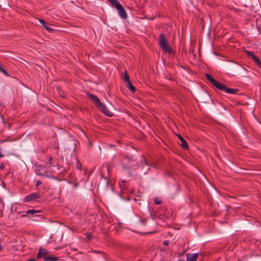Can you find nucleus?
<instances>
[{
	"mask_svg": "<svg viewBox=\"0 0 261 261\" xmlns=\"http://www.w3.org/2000/svg\"><path fill=\"white\" fill-rule=\"evenodd\" d=\"M27 261H36V260L34 258H30V259H28Z\"/></svg>",
	"mask_w": 261,
	"mask_h": 261,
	"instance_id": "31",
	"label": "nucleus"
},
{
	"mask_svg": "<svg viewBox=\"0 0 261 261\" xmlns=\"http://www.w3.org/2000/svg\"><path fill=\"white\" fill-rule=\"evenodd\" d=\"M87 239L89 240H91L92 239V235L90 234H87Z\"/></svg>",
	"mask_w": 261,
	"mask_h": 261,
	"instance_id": "26",
	"label": "nucleus"
},
{
	"mask_svg": "<svg viewBox=\"0 0 261 261\" xmlns=\"http://www.w3.org/2000/svg\"><path fill=\"white\" fill-rule=\"evenodd\" d=\"M253 61L255 63V64L261 69V61L259 60L258 58L256 56L254 57V59L253 60Z\"/></svg>",
	"mask_w": 261,
	"mask_h": 261,
	"instance_id": "16",
	"label": "nucleus"
},
{
	"mask_svg": "<svg viewBox=\"0 0 261 261\" xmlns=\"http://www.w3.org/2000/svg\"><path fill=\"white\" fill-rule=\"evenodd\" d=\"M3 185H5L4 182H3Z\"/></svg>",
	"mask_w": 261,
	"mask_h": 261,
	"instance_id": "35",
	"label": "nucleus"
},
{
	"mask_svg": "<svg viewBox=\"0 0 261 261\" xmlns=\"http://www.w3.org/2000/svg\"><path fill=\"white\" fill-rule=\"evenodd\" d=\"M198 257V253L190 254L188 253L186 254L187 261H196Z\"/></svg>",
	"mask_w": 261,
	"mask_h": 261,
	"instance_id": "9",
	"label": "nucleus"
},
{
	"mask_svg": "<svg viewBox=\"0 0 261 261\" xmlns=\"http://www.w3.org/2000/svg\"><path fill=\"white\" fill-rule=\"evenodd\" d=\"M177 136L181 142L180 145L182 147V148L184 149H188V145L186 141L182 137V136L180 135H177Z\"/></svg>",
	"mask_w": 261,
	"mask_h": 261,
	"instance_id": "10",
	"label": "nucleus"
},
{
	"mask_svg": "<svg viewBox=\"0 0 261 261\" xmlns=\"http://www.w3.org/2000/svg\"><path fill=\"white\" fill-rule=\"evenodd\" d=\"M41 181H40V180H37V181H36V186H37V187H38V186H39L40 185H41Z\"/></svg>",
	"mask_w": 261,
	"mask_h": 261,
	"instance_id": "29",
	"label": "nucleus"
},
{
	"mask_svg": "<svg viewBox=\"0 0 261 261\" xmlns=\"http://www.w3.org/2000/svg\"><path fill=\"white\" fill-rule=\"evenodd\" d=\"M40 198V195L39 193H33L27 196L24 200V202H29L32 200H35Z\"/></svg>",
	"mask_w": 261,
	"mask_h": 261,
	"instance_id": "4",
	"label": "nucleus"
},
{
	"mask_svg": "<svg viewBox=\"0 0 261 261\" xmlns=\"http://www.w3.org/2000/svg\"><path fill=\"white\" fill-rule=\"evenodd\" d=\"M246 53L252 57V59L253 60L254 59V57H256V56L254 55L252 52L248 51V50H245Z\"/></svg>",
	"mask_w": 261,
	"mask_h": 261,
	"instance_id": "20",
	"label": "nucleus"
},
{
	"mask_svg": "<svg viewBox=\"0 0 261 261\" xmlns=\"http://www.w3.org/2000/svg\"><path fill=\"white\" fill-rule=\"evenodd\" d=\"M1 249H2V246H1V245L0 244V250H1Z\"/></svg>",
	"mask_w": 261,
	"mask_h": 261,
	"instance_id": "34",
	"label": "nucleus"
},
{
	"mask_svg": "<svg viewBox=\"0 0 261 261\" xmlns=\"http://www.w3.org/2000/svg\"><path fill=\"white\" fill-rule=\"evenodd\" d=\"M144 221H145V220H142V222H143Z\"/></svg>",
	"mask_w": 261,
	"mask_h": 261,
	"instance_id": "36",
	"label": "nucleus"
},
{
	"mask_svg": "<svg viewBox=\"0 0 261 261\" xmlns=\"http://www.w3.org/2000/svg\"><path fill=\"white\" fill-rule=\"evenodd\" d=\"M97 107L106 116L109 117L113 116V113L110 111L102 103L100 102V103L97 106Z\"/></svg>",
	"mask_w": 261,
	"mask_h": 261,
	"instance_id": "5",
	"label": "nucleus"
},
{
	"mask_svg": "<svg viewBox=\"0 0 261 261\" xmlns=\"http://www.w3.org/2000/svg\"><path fill=\"white\" fill-rule=\"evenodd\" d=\"M117 0H108L109 2L112 5Z\"/></svg>",
	"mask_w": 261,
	"mask_h": 261,
	"instance_id": "27",
	"label": "nucleus"
},
{
	"mask_svg": "<svg viewBox=\"0 0 261 261\" xmlns=\"http://www.w3.org/2000/svg\"><path fill=\"white\" fill-rule=\"evenodd\" d=\"M142 165L143 166H144L145 165L146 166H149V164H148L145 159H144V161L142 163Z\"/></svg>",
	"mask_w": 261,
	"mask_h": 261,
	"instance_id": "24",
	"label": "nucleus"
},
{
	"mask_svg": "<svg viewBox=\"0 0 261 261\" xmlns=\"http://www.w3.org/2000/svg\"><path fill=\"white\" fill-rule=\"evenodd\" d=\"M224 91L225 92H226L227 93H229V94H235V93H237L239 91V89L227 88L226 86V88L224 89Z\"/></svg>",
	"mask_w": 261,
	"mask_h": 261,
	"instance_id": "13",
	"label": "nucleus"
},
{
	"mask_svg": "<svg viewBox=\"0 0 261 261\" xmlns=\"http://www.w3.org/2000/svg\"><path fill=\"white\" fill-rule=\"evenodd\" d=\"M112 6L117 10L118 13L121 18H127V16L125 10L118 1H116Z\"/></svg>",
	"mask_w": 261,
	"mask_h": 261,
	"instance_id": "2",
	"label": "nucleus"
},
{
	"mask_svg": "<svg viewBox=\"0 0 261 261\" xmlns=\"http://www.w3.org/2000/svg\"><path fill=\"white\" fill-rule=\"evenodd\" d=\"M76 168L79 170H81L82 169V165L77 159H76Z\"/></svg>",
	"mask_w": 261,
	"mask_h": 261,
	"instance_id": "19",
	"label": "nucleus"
},
{
	"mask_svg": "<svg viewBox=\"0 0 261 261\" xmlns=\"http://www.w3.org/2000/svg\"><path fill=\"white\" fill-rule=\"evenodd\" d=\"M106 182H107V185H108V184H109V181H108V180H107V181H106Z\"/></svg>",
	"mask_w": 261,
	"mask_h": 261,
	"instance_id": "33",
	"label": "nucleus"
},
{
	"mask_svg": "<svg viewBox=\"0 0 261 261\" xmlns=\"http://www.w3.org/2000/svg\"><path fill=\"white\" fill-rule=\"evenodd\" d=\"M169 242L168 241H165L163 242V244L166 246H168L169 245Z\"/></svg>",
	"mask_w": 261,
	"mask_h": 261,
	"instance_id": "28",
	"label": "nucleus"
},
{
	"mask_svg": "<svg viewBox=\"0 0 261 261\" xmlns=\"http://www.w3.org/2000/svg\"><path fill=\"white\" fill-rule=\"evenodd\" d=\"M154 202L156 204H160L161 203V201L160 200H158L157 199H154Z\"/></svg>",
	"mask_w": 261,
	"mask_h": 261,
	"instance_id": "25",
	"label": "nucleus"
},
{
	"mask_svg": "<svg viewBox=\"0 0 261 261\" xmlns=\"http://www.w3.org/2000/svg\"><path fill=\"white\" fill-rule=\"evenodd\" d=\"M4 155L2 154L1 151V148L0 147V158L3 157Z\"/></svg>",
	"mask_w": 261,
	"mask_h": 261,
	"instance_id": "30",
	"label": "nucleus"
},
{
	"mask_svg": "<svg viewBox=\"0 0 261 261\" xmlns=\"http://www.w3.org/2000/svg\"><path fill=\"white\" fill-rule=\"evenodd\" d=\"M59 259L58 257L53 256H47L44 257V261H56Z\"/></svg>",
	"mask_w": 261,
	"mask_h": 261,
	"instance_id": "14",
	"label": "nucleus"
},
{
	"mask_svg": "<svg viewBox=\"0 0 261 261\" xmlns=\"http://www.w3.org/2000/svg\"><path fill=\"white\" fill-rule=\"evenodd\" d=\"M132 158L131 157L130 158H128V157H125V159H127L128 160H130Z\"/></svg>",
	"mask_w": 261,
	"mask_h": 261,
	"instance_id": "32",
	"label": "nucleus"
},
{
	"mask_svg": "<svg viewBox=\"0 0 261 261\" xmlns=\"http://www.w3.org/2000/svg\"><path fill=\"white\" fill-rule=\"evenodd\" d=\"M159 44L162 49L166 53L171 54L172 49L169 46V43L164 34H161L159 36Z\"/></svg>",
	"mask_w": 261,
	"mask_h": 261,
	"instance_id": "1",
	"label": "nucleus"
},
{
	"mask_svg": "<svg viewBox=\"0 0 261 261\" xmlns=\"http://www.w3.org/2000/svg\"><path fill=\"white\" fill-rule=\"evenodd\" d=\"M205 76L206 79L209 81L212 84L215 81V79H214L213 77H212L210 74L206 73Z\"/></svg>",
	"mask_w": 261,
	"mask_h": 261,
	"instance_id": "17",
	"label": "nucleus"
},
{
	"mask_svg": "<svg viewBox=\"0 0 261 261\" xmlns=\"http://www.w3.org/2000/svg\"><path fill=\"white\" fill-rule=\"evenodd\" d=\"M123 80L124 82H126V83L130 82L129 80V77L127 74V72L126 70L125 71V75Z\"/></svg>",
	"mask_w": 261,
	"mask_h": 261,
	"instance_id": "18",
	"label": "nucleus"
},
{
	"mask_svg": "<svg viewBox=\"0 0 261 261\" xmlns=\"http://www.w3.org/2000/svg\"><path fill=\"white\" fill-rule=\"evenodd\" d=\"M40 212V211H36V210H28V211H27V214H34L36 213H39Z\"/></svg>",
	"mask_w": 261,
	"mask_h": 261,
	"instance_id": "21",
	"label": "nucleus"
},
{
	"mask_svg": "<svg viewBox=\"0 0 261 261\" xmlns=\"http://www.w3.org/2000/svg\"><path fill=\"white\" fill-rule=\"evenodd\" d=\"M212 85L215 87H216L217 89L221 91H224V89L226 88V86L224 84L221 83L217 81L216 80H215V81L213 83Z\"/></svg>",
	"mask_w": 261,
	"mask_h": 261,
	"instance_id": "11",
	"label": "nucleus"
},
{
	"mask_svg": "<svg viewBox=\"0 0 261 261\" xmlns=\"http://www.w3.org/2000/svg\"><path fill=\"white\" fill-rule=\"evenodd\" d=\"M0 71L2 72L3 73H4L6 76H8L9 75V74H8V72H7V71L5 69L3 68L2 67H1L0 68Z\"/></svg>",
	"mask_w": 261,
	"mask_h": 261,
	"instance_id": "22",
	"label": "nucleus"
},
{
	"mask_svg": "<svg viewBox=\"0 0 261 261\" xmlns=\"http://www.w3.org/2000/svg\"><path fill=\"white\" fill-rule=\"evenodd\" d=\"M88 95L89 98L94 102L96 106L97 107V106L100 103L101 101H100L99 99L95 95L93 94L88 93Z\"/></svg>",
	"mask_w": 261,
	"mask_h": 261,
	"instance_id": "8",
	"label": "nucleus"
},
{
	"mask_svg": "<svg viewBox=\"0 0 261 261\" xmlns=\"http://www.w3.org/2000/svg\"><path fill=\"white\" fill-rule=\"evenodd\" d=\"M52 161H53V158H50L48 160V163H46V166L49 167L53 163Z\"/></svg>",
	"mask_w": 261,
	"mask_h": 261,
	"instance_id": "23",
	"label": "nucleus"
},
{
	"mask_svg": "<svg viewBox=\"0 0 261 261\" xmlns=\"http://www.w3.org/2000/svg\"><path fill=\"white\" fill-rule=\"evenodd\" d=\"M37 19L48 32L53 33L54 32L55 30L48 26L49 23L48 22L42 19L37 18Z\"/></svg>",
	"mask_w": 261,
	"mask_h": 261,
	"instance_id": "6",
	"label": "nucleus"
},
{
	"mask_svg": "<svg viewBox=\"0 0 261 261\" xmlns=\"http://www.w3.org/2000/svg\"><path fill=\"white\" fill-rule=\"evenodd\" d=\"M212 85L215 87H216L217 89L221 91H224V89L226 88V86L224 84L221 83L217 81L216 80H215V81L213 83Z\"/></svg>",
	"mask_w": 261,
	"mask_h": 261,
	"instance_id": "12",
	"label": "nucleus"
},
{
	"mask_svg": "<svg viewBox=\"0 0 261 261\" xmlns=\"http://www.w3.org/2000/svg\"><path fill=\"white\" fill-rule=\"evenodd\" d=\"M36 172L38 175L50 177L51 176L50 172L48 168L45 166L39 165L36 167Z\"/></svg>",
	"mask_w": 261,
	"mask_h": 261,
	"instance_id": "3",
	"label": "nucleus"
},
{
	"mask_svg": "<svg viewBox=\"0 0 261 261\" xmlns=\"http://www.w3.org/2000/svg\"><path fill=\"white\" fill-rule=\"evenodd\" d=\"M126 85V87L129 89V90L132 92H135L136 91L135 87L133 86V85L130 82H129Z\"/></svg>",
	"mask_w": 261,
	"mask_h": 261,
	"instance_id": "15",
	"label": "nucleus"
},
{
	"mask_svg": "<svg viewBox=\"0 0 261 261\" xmlns=\"http://www.w3.org/2000/svg\"><path fill=\"white\" fill-rule=\"evenodd\" d=\"M48 253V252L47 251L46 249L42 247H40L39 249V252L37 253V258H40L41 257L44 258L45 257H47V256L46 255H47Z\"/></svg>",
	"mask_w": 261,
	"mask_h": 261,
	"instance_id": "7",
	"label": "nucleus"
}]
</instances>
